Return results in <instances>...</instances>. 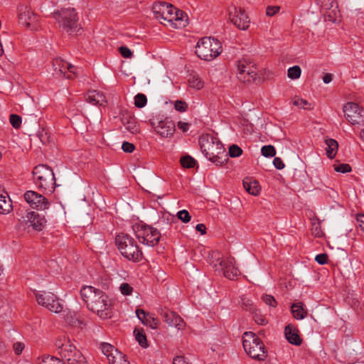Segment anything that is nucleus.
<instances>
[{
    "mask_svg": "<svg viewBox=\"0 0 364 364\" xmlns=\"http://www.w3.org/2000/svg\"><path fill=\"white\" fill-rule=\"evenodd\" d=\"M315 260L319 264H324L327 262L328 257L326 254H319L317 255L315 257Z\"/></svg>",
    "mask_w": 364,
    "mask_h": 364,
    "instance_id": "obj_50",
    "label": "nucleus"
},
{
    "mask_svg": "<svg viewBox=\"0 0 364 364\" xmlns=\"http://www.w3.org/2000/svg\"><path fill=\"white\" fill-rule=\"evenodd\" d=\"M360 137L364 141V129L360 132Z\"/></svg>",
    "mask_w": 364,
    "mask_h": 364,
    "instance_id": "obj_59",
    "label": "nucleus"
},
{
    "mask_svg": "<svg viewBox=\"0 0 364 364\" xmlns=\"http://www.w3.org/2000/svg\"><path fill=\"white\" fill-rule=\"evenodd\" d=\"M34 294L39 305L54 313H59L62 311V305L54 294L48 291H35Z\"/></svg>",
    "mask_w": 364,
    "mask_h": 364,
    "instance_id": "obj_11",
    "label": "nucleus"
},
{
    "mask_svg": "<svg viewBox=\"0 0 364 364\" xmlns=\"http://www.w3.org/2000/svg\"><path fill=\"white\" fill-rule=\"evenodd\" d=\"M261 152L262 154L265 157H273L276 154L275 149L272 145L262 146Z\"/></svg>",
    "mask_w": 364,
    "mask_h": 364,
    "instance_id": "obj_38",
    "label": "nucleus"
},
{
    "mask_svg": "<svg viewBox=\"0 0 364 364\" xmlns=\"http://www.w3.org/2000/svg\"><path fill=\"white\" fill-rule=\"evenodd\" d=\"M134 145L132 143L125 141L122 145V149L124 152L132 153L134 150Z\"/></svg>",
    "mask_w": 364,
    "mask_h": 364,
    "instance_id": "obj_47",
    "label": "nucleus"
},
{
    "mask_svg": "<svg viewBox=\"0 0 364 364\" xmlns=\"http://www.w3.org/2000/svg\"><path fill=\"white\" fill-rule=\"evenodd\" d=\"M262 300L264 302L265 304L272 306L275 307L277 305V301L274 296L268 294H265L262 296Z\"/></svg>",
    "mask_w": 364,
    "mask_h": 364,
    "instance_id": "obj_45",
    "label": "nucleus"
},
{
    "mask_svg": "<svg viewBox=\"0 0 364 364\" xmlns=\"http://www.w3.org/2000/svg\"><path fill=\"white\" fill-rule=\"evenodd\" d=\"M13 348L16 354L19 355L22 353L24 348V344L21 342H17L14 344Z\"/></svg>",
    "mask_w": 364,
    "mask_h": 364,
    "instance_id": "obj_53",
    "label": "nucleus"
},
{
    "mask_svg": "<svg viewBox=\"0 0 364 364\" xmlns=\"http://www.w3.org/2000/svg\"><path fill=\"white\" fill-rule=\"evenodd\" d=\"M35 185L46 192L52 193L55 188V178L53 170L46 165L36 166L33 171Z\"/></svg>",
    "mask_w": 364,
    "mask_h": 364,
    "instance_id": "obj_8",
    "label": "nucleus"
},
{
    "mask_svg": "<svg viewBox=\"0 0 364 364\" xmlns=\"http://www.w3.org/2000/svg\"><path fill=\"white\" fill-rule=\"evenodd\" d=\"M173 364H189L183 356H176L173 358Z\"/></svg>",
    "mask_w": 364,
    "mask_h": 364,
    "instance_id": "obj_56",
    "label": "nucleus"
},
{
    "mask_svg": "<svg viewBox=\"0 0 364 364\" xmlns=\"http://www.w3.org/2000/svg\"><path fill=\"white\" fill-rule=\"evenodd\" d=\"M212 265L216 272L229 279H234L240 273L234 258L231 257L218 258L212 262Z\"/></svg>",
    "mask_w": 364,
    "mask_h": 364,
    "instance_id": "obj_10",
    "label": "nucleus"
},
{
    "mask_svg": "<svg viewBox=\"0 0 364 364\" xmlns=\"http://www.w3.org/2000/svg\"><path fill=\"white\" fill-rule=\"evenodd\" d=\"M326 148V155L329 159H333L338 151V144L337 141L333 139H328L325 141Z\"/></svg>",
    "mask_w": 364,
    "mask_h": 364,
    "instance_id": "obj_31",
    "label": "nucleus"
},
{
    "mask_svg": "<svg viewBox=\"0 0 364 364\" xmlns=\"http://www.w3.org/2000/svg\"><path fill=\"white\" fill-rule=\"evenodd\" d=\"M64 318L68 324L74 327L82 328L83 322L80 320V316L75 311L68 310L64 312Z\"/></svg>",
    "mask_w": 364,
    "mask_h": 364,
    "instance_id": "obj_25",
    "label": "nucleus"
},
{
    "mask_svg": "<svg viewBox=\"0 0 364 364\" xmlns=\"http://www.w3.org/2000/svg\"><path fill=\"white\" fill-rule=\"evenodd\" d=\"M55 346L58 353L68 364H87L85 356L66 336H59L55 340Z\"/></svg>",
    "mask_w": 364,
    "mask_h": 364,
    "instance_id": "obj_4",
    "label": "nucleus"
},
{
    "mask_svg": "<svg viewBox=\"0 0 364 364\" xmlns=\"http://www.w3.org/2000/svg\"><path fill=\"white\" fill-rule=\"evenodd\" d=\"M292 103L295 107L306 110H311L314 108L315 106L314 102H309L297 96L292 99Z\"/></svg>",
    "mask_w": 364,
    "mask_h": 364,
    "instance_id": "obj_30",
    "label": "nucleus"
},
{
    "mask_svg": "<svg viewBox=\"0 0 364 364\" xmlns=\"http://www.w3.org/2000/svg\"><path fill=\"white\" fill-rule=\"evenodd\" d=\"M322 79L325 84H328L332 80V75L329 73H326L323 75Z\"/></svg>",
    "mask_w": 364,
    "mask_h": 364,
    "instance_id": "obj_58",
    "label": "nucleus"
},
{
    "mask_svg": "<svg viewBox=\"0 0 364 364\" xmlns=\"http://www.w3.org/2000/svg\"><path fill=\"white\" fill-rule=\"evenodd\" d=\"M227 13L229 21L237 28L241 30H246L249 28L250 19L240 8L231 5L228 8Z\"/></svg>",
    "mask_w": 364,
    "mask_h": 364,
    "instance_id": "obj_14",
    "label": "nucleus"
},
{
    "mask_svg": "<svg viewBox=\"0 0 364 364\" xmlns=\"http://www.w3.org/2000/svg\"><path fill=\"white\" fill-rule=\"evenodd\" d=\"M12 210L11 200L7 193L0 194V214L6 215L9 213Z\"/></svg>",
    "mask_w": 364,
    "mask_h": 364,
    "instance_id": "obj_29",
    "label": "nucleus"
},
{
    "mask_svg": "<svg viewBox=\"0 0 364 364\" xmlns=\"http://www.w3.org/2000/svg\"><path fill=\"white\" fill-rule=\"evenodd\" d=\"M291 311L294 318L304 319L307 316V311L304 309L301 303H296L291 305Z\"/></svg>",
    "mask_w": 364,
    "mask_h": 364,
    "instance_id": "obj_32",
    "label": "nucleus"
},
{
    "mask_svg": "<svg viewBox=\"0 0 364 364\" xmlns=\"http://www.w3.org/2000/svg\"><path fill=\"white\" fill-rule=\"evenodd\" d=\"M334 169L336 171L342 173H348L351 171L350 166L347 164H342L335 166Z\"/></svg>",
    "mask_w": 364,
    "mask_h": 364,
    "instance_id": "obj_44",
    "label": "nucleus"
},
{
    "mask_svg": "<svg viewBox=\"0 0 364 364\" xmlns=\"http://www.w3.org/2000/svg\"><path fill=\"white\" fill-rule=\"evenodd\" d=\"M80 295L87 308L102 319L112 316V301L102 291L92 286H85L80 290Z\"/></svg>",
    "mask_w": 364,
    "mask_h": 364,
    "instance_id": "obj_1",
    "label": "nucleus"
},
{
    "mask_svg": "<svg viewBox=\"0 0 364 364\" xmlns=\"http://www.w3.org/2000/svg\"><path fill=\"white\" fill-rule=\"evenodd\" d=\"M243 186L245 189L252 196H257L260 193V186L256 180L247 178L243 180Z\"/></svg>",
    "mask_w": 364,
    "mask_h": 364,
    "instance_id": "obj_27",
    "label": "nucleus"
},
{
    "mask_svg": "<svg viewBox=\"0 0 364 364\" xmlns=\"http://www.w3.org/2000/svg\"><path fill=\"white\" fill-rule=\"evenodd\" d=\"M22 222L25 223L28 228H31L34 230L40 231L46 225V220L44 216L39 213L30 211L22 217Z\"/></svg>",
    "mask_w": 364,
    "mask_h": 364,
    "instance_id": "obj_20",
    "label": "nucleus"
},
{
    "mask_svg": "<svg viewBox=\"0 0 364 364\" xmlns=\"http://www.w3.org/2000/svg\"><path fill=\"white\" fill-rule=\"evenodd\" d=\"M181 164L185 168H193L195 166L196 161L190 156H186L181 159Z\"/></svg>",
    "mask_w": 364,
    "mask_h": 364,
    "instance_id": "obj_37",
    "label": "nucleus"
},
{
    "mask_svg": "<svg viewBox=\"0 0 364 364\" xmlns=\"http://www.w3.org/2000/svg\"><path fill=\"white\" fill-rule=\"evenodd\" d=\"M196 229L197 231L200 232L201 235H205L206 233V227L203 223L196 225Z\"/></svg>",
    "mask_w": 364,
    "mask_h": 364,
    "instance_id": "obj_57",
    "label": "nucleus"
},
{
    "mask_svg": "<svg viewBox=\"0 0 364 364\" xmlns=\"http://www.w3.org/2000/svg\"><path fill=\"white\" fill-rule=\"evenodd\" d=\"M115 244L121 255L129 261L139 262L143 254L136 242L131 236L122 233L115 237Z\"/></svg>",
    "mask_w": 364,
    "mask_h": 364,
    "instance_id": "obj_5",
    "label": "nucleus"
},
{
    "mask_svg": "<svg viewBox=\"0 0 364 364\" xmlns=\"http://www.w3.org/2000/svg\"><path fill=\"white\" fill-rule=\"evenodd\" d=\"M24 199L31 208L39 210L48 209L50 203L48 200L41 194L33 191H28L24 193Z\"/></svg>",
    "mask_w": 364,
    "mask_h": 364,
    "instance_id": "obj_18",
    "label": "nucleus"
},
{
    "mask_svg": "<svg viewBox=\"0 0 364 364\" xmlns=\"http://www.w3.org/2000/svg\"><path fill=\"white\" fill-rule=\"evenodd\" d=\"M284 333L287 340L291 344L299 346L301 343V339L298 334V331L294 326L291 324L287 325L285 327Z\"/></svg>",
    "mask_w": 364,
    "mask_h": 364,
    "instance_id": "obj_24",
    "label": "nucleus"
},
{
    "mask_svg": "<svg viewBox=\"0 0 364 364\" xmlns=\"http://www.w3.org/2000/svg\"><path fill=\"white\" fill-rule=\"evenodd\" d=\"M228 153L232 158L239 157L242 154V150L237 145L232 144L229 147Z\"/></svg>",
    "mask_w": 364,
    "mask_h": 364,
    "instance_id": "obj_39",
    "label": "nucleus"
},
{
    "mask_svg": "<svg viewBox=\"0 0 364 364\" xmlns=\"http://www.w3.org/2000/svg\"><path fill=\"white\" fill-rule=\"evenodd\" d=\"M53 70L54 74L56 75H63L68 78H70V75H67L68 72H70L74 75H77L78 73V68L72 64L63 60L60 58H56L53 59L52 62Z\"/></svg>",
    "mask_w": 364,
    "mask_h": 364,
    "instance_id": "obj_19",
    "label": "nucleus"
},
{
    "mask_svg": "<svg viewBox=\"0 0 364 364\" xmlns=\"http://www.w3.org/2000/svg\"><path fill=\"white\" fill-rule=\"evenodd\" d=\"M153 12L156 18L166 26L180 29L188 24L187 16L183 13L166 3H156L153 6Z\"/></svg>",
    "mask_w": 364,
    "mask_h": 364,
    "instance_id": "obj_2",
    "label": "nucleus"
},
{
    "mask_svg": "<svg viewBox=\"0 0 364 364\" xmlns=\"http://www.w3.org/2000/svg\"><path fill=\"white\" fill-rule=\"evenodd\" d=\"M200 149L205 157L217 166L225 164L228 158L223 144L211 135L200 138Z\"/></svg>",
    "mask_w": 364,
    "mask_h": 364,
    "instance_id": "obj_3",
    "label": "nucleus"
},
{
    "mask_svg": "<svg viewBox=\"0 0 364 364\" xmlns=\"http://www.w3.org/2000/svg\"><path fill=\"white\" fill-rule=\"evenodd\" d=\"M60 359L50 355H43L38 358V364H58Z\"/></svg>",
    "mask_w": 364,
    "mask_h": 364,
    "instance_id": "obj_33",
    "label": "nucleus"
},
{
    "mask_svg": "<svg viewBox=\"0 0 364 364\" xmlns=\"http://www.w3.org/2000/svg\"><path fill=\"white\" fill-rule=\"evenodd\" d=\"M343 111L346 119L351 124L364 125V109L358 104L347 102Z\"/></svg>",
    "mask_w": 364,
    "mask_h": 364,
    "instance_id": "obj_13",
    "label": "nucleus"
},
{
    "mask_svg": "<svg viewBox=\"0 0 364 364\" xmlns=\"http://www.w3.org/2000/svg\"><path fill=\"white\" fill-rule=\"evenodd\" d=\"M301 70L299 65L291 67L287 70V75L291 80L298 79L301 76Z\"/></svg>",
    "mask_w": 364,
    "mask_h": 364,
    "instance_id": "obj_34",
    "label": "nucleus"
},
{
    "mask_svg": "<svg viewBox=\"0 0 364 364\" xmlns=\"http://www.w3.org/2000/svg\"><path fill=\"white\" fill-rule=\"evenodd\" d=\"M161 316L169 326L174 327L179 331L183 330L186 326V323L182 318L174 311L169 310L163 311Z\"/></svg>",
    "mask_w": 364,
    "mask_h": 364,
    "instance_id": "obj_22",
    "label": "nucleus"
},
{
    "mask_svg": "<svg viewBox=\"0 0 364 364\" xmlns=\"http://www.w3.org/2000/svg\"><path fill=\"white\" fill-rule=\"evenodd\" d=\"M195 52L201 60L211 61L222 53V46L213 38L204 37L198 41Z\"/></svg>",
    "mask_w": 364,
    "mask_h": 364,
    "instance_id": "obj_7",
    "label": "nucleus"
},
{
    "mask_svg": "<svg viewBox=\"0 0 364 364\" xmlns=\"http://www.w3.org/2000/svg\"><path fill=\"white\" fill-rule=\"evenodd\" d=\"M86 100L93 105H103L106 102L105 97L97 90L89 91L86 95Z\"/></svg>",
    "mask_w": 364,
    "mask_h": 364,
    "instance_id": "obj_26",
    "label": "nucleus"
},
{
    "mask_svg": "<svg viewBox=\"0 0 364 364\" xmlns=\"http://www.w3.org/2000/svg\"><path fill=\"white\" fill-rule=\"evenodd\" d=\"M177 127L183 132H186L190 128V124L188 122L180 121L178 122Z\"/></svg>",
    "mask_w": 364,
    "mask_h": 364,
    "instance_id": "obj_54",
    "label": "nucleus"
},
{
    "mask_svg": "<svg viewBox=\"0 0 364 364\" xmlns=\"http://www.w3.org/2000/svg\"><path fill=\"white\" fill-rule=\"evenodd\" d=\"M188 87L195 90H200L204 87V82L199 75L196 73H191L188 76Z\"/></svg>",
    "mask_w": 364,
    "mask_h": 364,
    "instance_id": "obj_28",
    "label": "nucleus"
},
{
    "mask_svg": "<svg viewBox=\"0 0 364 364\" xmlns=\"http://www.w3.org/2000/svg\"><path fill=\"white\" fill-rule=\"evenodd\" d=\"M58 364H65L62 360H60L59 363Z\"/></svg>",
    "mask_w": 364,
    "mask_h": 364,
    "instance_id": "obj_60",
    "label": "nucleus"
},
{
    "mask_svg": "<svg viewBox=\"0 0 364 364\" xmlns=\"http://www.w3.org/2000/svg\"><path fill=\"white\" fill-rule=\"evenodd\" d=\"M100 348L102 353L107 357L109 364H130L126 360L124 355L112 345L102 343Z\"/></svg>",
    "mask_w": 364,
    "mask_h": 364,
    "instance_id": "obj_17",
    "label": "nucleus"
},
{
    "mask_svg": "<svg viewBox=\"0 0 364 364\" xmlns=\"http://www.w3.org/2000/svg\"><path fill=\"white\" fill-rule=\"evenodd\" d=\"M139 240L145 245L153 247L159 241L161 234L154 228L148 225H141L136 231Z\"/></svg>",
    "mask_w": 364,
    "mask_h": 364,
    "instance_id": "obj_12",
    "label": "nucleus"
},
{
    "mask_svg": "<svg viewBox=\"0 0 364 364\" xmlns=\"http://www.w3.org/2000/svg\"><path fill=\"white\" fill-rule=\"evenodd\" d=\"M177 217L183 223H188L191 220V215L186 210H181L177 213Z\"/></svg>",
    "mask_w": 364,
    "mask_h": 364,
    "instance_id": "obj_43",
    "label": "nucleus"
},
{
    "mask_svg": "<svg viewBox=\"0 0 364 364\" xmlns=\"http://www.w3.org/2000/svg\"><path fill=\"white\" fill-rule=\"evenodd\" d=\"M254 318L258 325L265 326L268 323L267 318L260 314H256Z\"/></svg>",
    "mask_w": 364,
    "mask_h": 364,
    "instance_id": "obj_49",
    "label": "nucleus"
},
{
    "mask_svg": "<svg viewBox=\"0 0 364 364\" xmlns=\"http://www.w3.org/2000/svg\"><path fill=\"white\" fill-rule=\"evenodd\" d=\"M134 333H135L136 340L137 341L141 347H144V348L146 347L147 343H146V337L145 334L143 333L142 332L136 331H134Z\"/></svg>",
    "mask_w": 364,
    "mask_h": 364,
    "instance_id": "obj_40",
    "label": "nucleus"
},
{
    "mask_svg": "<svg viewBox=\"0 0 364 364\" xmlns=\"http://www.w3.org/2000/svg\"><path fill=\"white\" fill-rule=\"evenodd\" d=\"M156 132L162 138H171L176 131L175 123L168 119L160 120L154 126Z\"/></svg>",
    "mask_w": 364,
    "mask_h": 364,
    "instance_id": "obj_21",
    "label": "nucleus"
},
{
    "mask_svg": "<svg viewBox=\"0 0 364 364\" xmlns=\"http://www.w3.org/2000/svg\"><path fill=\"white\" fill-rule=\"evenodd\" d=\"M136 314L139 320L145 326L152 329H156L159 324V319L154 314L144 311L143 309H136Z\"/></svg>",
    "mask_w": 364,
    "mask_h": 364,
    "instance_id": "obj_23",
    "label": "nucleus"
},
{
    "mask_svg": "<svg viewBox=\"0 0 364 364\" xmlns=\"http://www.w3.org/2000/svg\"><path fill=\"white\" fill-rule=\"evenodd\" d=\"M120 54L125 58H131L132 56V50L127 46L119 48Z\"/></svg>",
    "mask_w": 364,
    "mask_h": 364,
    "instance_id": "obj_46",
    "label": "nucleus"
},
{
    "mask_svg": "<svg viewBox=\"0 0 364 364\" xmlns=\"http://www.w3.org/2000/svg\"><path fill=\"white\" fill-rule=\"evenodd\" d=\"M273 164L274 167L277 169H282L284 168L285 165L282 160L279 157H275L273 160Z\"/></svg>",
    "mask_w": 364,
    "mask_h": 364,
    "instance_id": "obj_52",
    "label": "nucleus"
},
{
    "mask_svg": "<svg viewBox=\"0 0 364 364\" xmlns=\"http://www.w3.org/2000/svg\"><path fill=\"white\" fill-rule=\"evenodd\" d=\"M119 291L124 296H130L132 294L134 289L127 282H122L119 286Z\"/></svg>",
    "mask_w": 364,
    "mask_h": 364,
    "instance_id": "obj_35",
    "label": "nucleus"
},
{
    "mask_svg": "<svg viewBox=\"0 0 364 364\" xmlns=\"http://www.w3.org/2000/svg\"><path fill=\"white\" fill-rule=\"evenodd\" d=\"M257 75V68L251 63L245 60H240L237 65V77L244 82H250L256 80Z\"/></svg>",
    "mask_w": 364,
    "mask_h": 364,
    "instance_id": "obj_16",
    "label": "nucleus"
},
{
    "mask_svg": "<svg viewBox=\"0 0 364 364\" xmlns=\"http://www.w3.org/2000/svg\"><path fill=\"white\" fill-rule=\"evenodd\" d=\"M9 121L12 127L15 129L19 128L21 124V117L17 114H11Z\"/></svg>",
    "mask_w": 364,
    "mask_h": 364,
    "instance_id": "obj_41",
    "label": "nucleus"
},
{
    "mask_svg": "<svg viewBox=\"0 0 364 364\" xmlns=\"http://www.w3.org/2000/svg\"><path fill=\"white\" fill-rule=\"evenodd\" d=\"M147 102V99L145 95L139 93L134 97V105L136 107L142 108Z\"/></svg>",
    "mask_w": 364,
    "mask_h": 364,
    "instance_id": "obj_36",
    "label": "nucleus"
},
{
    "mask_svg": "<svg viewBox=\"0 0 364 364\" xmlns=\"http://www.w3.org/2000/svg\"><path fill=\"white\" fill-rule=\"evenodd\" d=\"M174 107L177 111L181 112H185L187 109V105H186V103L181 100L176 101Z\"/></svg>",
    "mask_w": 364,
    "mask_h": 364,
    "instance_id": "obj_48",
    "label": "nucleus"
},
{
    "mask_svg": "<svg viewBox=\"0 0 364 364\" xmlns=\"http://www.w3.org/2000/svg\"><path fill=\"white\" fill-rule=\"evenodd\" d=\"M279 11V6H267L266 9V14L269 16H272Z\"/></svg>",
    "mask_w": 364,
    "mask_h": 364,
    "instance_id": "obj_51",
    "label": "nucleus"
},
{
    "mask_svg": "<svg viewBox=\"0 0 364 364\" xmlns=\"http://www.w3.org/2000/svg\"><path fill=\"white\" fill-rule=\"evenodd\" d=\"M18 22L21 26L31 31H36L38 28V16L29 7L26 6H21L18 8Z\"/></svg>",
    "mask_w": 364,
    "mask_h": 364,
    "instance_id": "obj_15",
    "label": "nucleus"
},
{
    "mask_svg": "<svg viewBox=\"0 0 364 364\" xmlns=\"http://www.w3.org/2000/svg\"><path fill=\"white\" fill-rule=\"evenodd\" d=\"M125 126L126 129L129 130L132 134H136L139 132V126L134 119L129 121Z\"/></svg>",
    "mask_w": 364,
    "mask_h": 364,
    "instance_id": "obj_42",
    "label": "nucleus"
},
{
    "mask_svg": "<svg viewBox=\"0 0 364 364\" xmlns=\"http://www.w3.org/2000/svg\"><path fill=\"white\" fill-rule=\"evenodd\" d=\"M242 338L244 350L250 357L259 360H264L266 358L264 346L255 333L245 332Z\"/></svg>",
    "mask_w": 364,
    "mask_h": 364,
    "instance_id": "obj_9",
    "label": "nucleus"
},
{
    "mask_svg": "<svg viewBox=\"0 0 364 364\" xmlns=\"http://www.w3.org/2000/svg\"><path fill=\"white\" fill-rule=\"evenodd\" d=\"M53 17L58 27L69 34L74 33L77 27V15L74 8H63L55 11Z\"/></svg>",
    "mask_w": 364,
    "mask_h": 364,
    "instance_id": "obj_6",
    "label": "nucleus"
},
{
    "mask_svg": "<svg viewBox=\"0 0 364 364\" xmlns=\"http://www.w3.org/2000/svg\"><path fill=\"white\" fill-rule=\"evenodd\" d=\"M356 219L359 227L364 232V215L358 214Z\"/></svg>",
    "mask_w": 364,
    "mask_h": 364,
    "instance_id": "obj_55",
    "label": "nucleus"
}]
</instances>
